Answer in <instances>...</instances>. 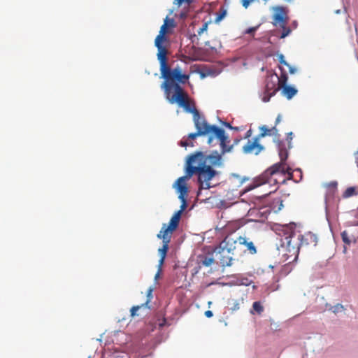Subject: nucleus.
Returning a JSON list of instances; mask_svg holds the SVG:
<instances>
[{
  "instance_id": "46",
  "label": "nucleus",
  "mask_w": 358,
  "mask_h": 358,
  "mask_svg": "<svg viewBox=\"0 0 358 358\" xmlns=\"http://www.w3.org/2000/svg\"><path fill=\"white\" fill-rule=\"evenodd\" d=\"M278 189V187H276L273 190H271L269 193H272L273 192H275Z\"/></svg>"
},
{
  "instance_id": "45",
  "label": "nucleus",
  "mask_w": 358,
  "mask_h": 358,
  "mask_svg": "<svg viewBox=\"0 0 358 358\" xmlns=\"http://www.w3.org/2000/svg\"><path fill=\"white\" fill-rule=\"evenodd\" d=\"M203 22H206V23L211 22V20H210V19H209L208 20H207L206 18H204V19L203 20Z\"/></svg>"
},
{
  "instance_id": "23",
  "label": "nucleus",
  "mask_w": 358,
  "mask_h": 358,
  "mask_svg": "<svg viewBox=\"0 0 358 358\" xmlns=\"http://www.w3.org/2000/svg\"><path fill=\"white\" fill-rule=\"evenodd\" d=\"M252 309L257 314L261 315L264 311V306L260 301H255L252 304Z\"/></svg>"
},
{
  "instance_id": "17",
  "label": "nucleus",
  "mask_w": 358,
  "mask_h": 358,
  "mask_svg": "<svg viewBox=\"0 0 358 358\" xmlns=\"http://www.w3.org/2000/svg\"><path fill=\"white\" fill-rule=\"evenodd\" d=\"M199 259V268H201V266L208 267L215 262V259L213 257V254H209L208 255H200Z\"/></svg>"
},
{
  "instance_id": "3",
  "label": "nucleus",
  "mask_w": 358,
  "mask_h": 358,
  "mask_svg": "<svg viewBox=\"0 0 358 358\" xmlns=\"http://www.w3.org/2000/svg\"><path fill=\"white\" fill-rule=\"evenodd\" d=\"M278 146L280 162L274 164L262 175L256 178L252 182L253 188L265 184H268L270 186H276L280 183H284L286 180L285 176L287 174L288 175V179L292 178L291 169L286 164L288 152L284 143L278 142Z\"/></svg>"
},
{
  "instance_id": "14",
  "label": "nucleus",
  "mask_w": 358,
  "mask_h": 358,
  "mask_svg": "<svg viewBox=\"0 0 358 358\" xmlns=\"http://www.w3.org/2000/svg\"><path fill=\"white\" fill-rule=\"evenodd\" d=\"M198 24H190L188 31L192 33L191 40L194 42L195 38L198 39V36H201L204 32H207L208 24H202L199 28H196Z\"/></svg>"
},
{
  "instance_id": "21",
  "label": "nucleus",
  "mask_w": 358,
  "mask_h": 358,
  "mask_svg": "<svg viewBox=\"0 0 358 358\" xmlns=\"http://www.w3.org/2000/svg\"><path fill=\"white\" fill-rule=\"evenodd\" d=\"M357 194H358V191L357 190V188L355 187H349L343 192V198H349L354 195H357Z\"/></svg>"
},
{
  "instance_id": "41",
  "label": "nucleus",
  "mask_w": 358,
  "mask_h": 358,
  "mask_svg": "<svg viewBox=\"0 0 358 358\" xmlns=\"http://www.w3.org/2000/svg\"><path fill=\"white\" fill-rule=\"evenodd\" d=\"M189 144L187 142V141H180V145L182 147H187Z\"/></svg>"
},
{
  "instance_id": "42",
  "label": "nucleus",
  "mask_w": 358,
  "mask_h": 358,
  "mask_svg": "<svg viewBox=\"0 0 358 358\" xmlns=\"http://www.w3.org/2000/svg\"><path fill=\"white\" fill-rule=\"evenodd\" d=\"M251 134H252V131H251V129H249V130L245 133V138H248L250 137Z\"/></svg>"
},
{
  "instance_id": "33",
  "label": "nucleus",
  "mask_w": 358,
  "mask_h": 358,
  "mask_svg": "<svg viewBox=\"0 0 358 358\" xmlns=\"http://www.w3.org/2000/svg\"><path fill=\"white\" fill-rule=\"evenodd\" d=\"M259 27V25L255 27H250L245 31V34H253Z\"/></svg>"
},
{
  "instance_id": "10",
  "label": "nucleus",
  "mask_w": 358,
  "mask_h": 358,
  "mask_svg": "<svg viewBox=\"0 0 358 358\" xmlns=\"http://www.w3.org/2000/svg\"><path fill=\"white\" fill-rule=\"evenodd\" d=\"M234 239L236 241V248H238L241 252L239 253L240 257L243 256L247 252L250 255L257 253V248L253 242L246 237L234 236Z\"/></svg>"
},
{
  "instance_id": "43",
  "label": "nucleus",
  "mask_w": 358,
  "mask_h": 358,
  "mask_svg": "<svg viewBox=\"0 0 358 358\" xmlns=\"http://www.w3.org/2000/svg\"><path fill=\"white\" fill-rule=\"evenodd\" d=\"M165 324H166V319L163 318L162 319V322H159V325L160 327H164L165 325Z\"/></svg>"
},
{
  "instance_id": "29",
  "label": "nucleus",
  "mask_w": 358,
  "mask_h": 358,
  "mask_svg": "<svg viewBox=\"0 0 358 358\" xmlns=\"http://www.w3.org/2000/svg\"><path fill=\"white\" fill-rule=\"evenodd\" d=\"M338 182L336 181H331L326 185V187L333 190L337 188Z\"/></svg>"
},
{
  "instance_id": "26",
  "label": "nucleus",
  "mask_w": 358,
  "mask_h": 358,
  "mask_svg": "<svg viewBox=\"0 0 358 358\" xmlns=\"http://www.w3.org/2000/svg\"><path fill=\"white\" fill-rule=\"evenodd\" d=\"M274 95H271V93L266 92V90H264V95L262 96V101L264 102H268L270 101V99Z\"/></svg>"
},
{
  "instance_id": "15",
  "label": "nucleus",
  "mask_w": 358,
  "mask_h": 358,
  "mask_svg": "<svg viewBox=\"0 0 358 358\" xmlns=\"http://www.w3.org/2000/svg\"><path fill=\"white\" fill-rule=\"evenodd\" d=\"M273 20L276 22H287L288 20L287 10L283 7H277L273 13Z\"/></svg>"
},
{
  "instance_id": "37",
  "label": "nucleus",
  "mask_w": 358,
  "mask_h": 358,
  "mask_svg": "<svg viewBox=\"0 0 358 358\" xmlns=\"http://www.w3.org/2000/svg\"><path fill=\"white\" fill-rule=\"evenodd\" d=\"M271 135H275L278 133V129H276V126L275 125L272 128L270 129Z\"/></svg>"
},
{
  "instance_id": "24",
  "label": "nucleus",
  "mask_w": 358,
  "mask_h": 358,
  "mask_svg": "<svg viewBox=\"0 0 358 358\" xmlns=\"http://www.w3.org/2000/svg\"><path fill=\"white\" fill-rule=\"evenodd\" d=\"M341 238L343 241L348 245H350L351 243V241L349 238L348 233L346 231H344L341 233Z\"/></svg>"
},
{
  "instance_id": "48",
  "label": "nucleus",
  "mask_w": 358,
  "mask_h": 358,
  "mask_svg": "<svg viewBox=\"0 0 358 358\" xmlns=\"http://www.w3.org/2000/svg\"><path fill=\"white\" fill-rule=\"evenodd\" d=\"M206 15H207V16H208V17H210V13H208V14H206Z\"/></svg>"
},
{
  "instance_id": "11",
  "label": "nucleus",
  "mask_w": 358,
  "mask_h": 358,
  "mask_svg": "<svg viewBox=\"0 0 358 358\" xmlns=\"http://www.w3.org/2000/svg\"><path fill=\"white\" fill-rule=\"evenodd\" d=\"M259 138L255 136L252 140H248L245 145L243 147V152L245 154H259L264 149V147L260 144Z\"/></svg>"
},
{
  "instance_id": "32",
  "label": "nucleus",
  "mask_w": 358,
  "mask_h": 358,
  "mask_svg": "<svg viewBox=\"0 0 358 358\" xmlns=\"http://www.w3.org/2000/svg\"><path fill=\"white\" fill-rule=\"evenodd\" d=\"M227 137H228L227 135H225ZM241 139H235L234 141V143L231 145H229V143H230V141L229 140V138H227V140L226 141V145L227 147H231V149L235 145H237L240 142Z\"/></svg>"
},
{
  "instance_id": "7",
  "label": "nucleus",
  "mask_w": 358,
  "mask_h": 358,
  "mask_svg": "<svg viewBox=\"0 0 358 358\" xmlns=\"http://www.w3.org/2000/svg\"><path fill=\"white\" fill-rule=\"evenodd\" d=\"M173 187L179 193L178 198L181 201L182 204L180 209L176 212L171 217L167 227L176 230L178 227L182 213L187 207L186 197L188 194V187L186 183V178L180 177L178 178L173 185Z\"/></svg>"
},
{
  "instance_id": "6",
  "label": "nucleus",
  "mask_w": 358,
  "mask_h": 358,
  "mask_svg": "<svg viewBox=\"0 0 358 358\" xmlns=\"http://www.w3.org/2000/svg\"><path fill=\"white\" fill-rule=\"evenodd\" d=\"M283 245H286L287 250H292L299 252V250L310 245L315 246L317 245V237L311 232L305 234H296L291 231L289 236L285 237Z\"/></svg>"
},
{
  "instance_id": "34",
  "label": "nucleus",
  "mask_w": 358,
  "mask_h": 358,
  "mask_svg": "<svg viewBox=\"0 0 358 358\" xmlns=\"http://www.w3.org/2000/svg\"><path fill=\"white\" fill-rule=\"evenodd\" d=\"M162 271V266H159V264H158V271H157V273L155 275V280H157L160 277V274H161Z\"/></svg>"
},
{
  "instance_id": "22",
  "label": "nucleus",
  "mask_w": 358,
  "mask_h": 358,
  "mask_svg": "<svg viewBox=\"0 0 358 358\" xmlns=\"http://www.w3.org/2000/svg\"><path fill=\"white\" fill-rule=\"evenodd\" d=\"M260 133L257 136L259 139L266 136H271V130L268 129L266 126L263 125L260 127Z\"/></svg>"
},
{
  "instance_id": "35",
  "label": "nucleus",
  "mask_w": 358,
  "mask_h": 358,
  "mask_svg": "<svg viewBox=\"0 0 358 358\" xmlns=\"http://www.w3.org/2000/svg\"><path fill=\"white\" fill-rule=\"evenodd\" d=\"M292 139V132H290L288 134V136H287V141H288V148H291V141Z\"/></svg>"
},
{
  "instance_id": "31",
  "label": "nucleus",
  "mask_w": 358,
  "mask_h": 358,
  "mask_svg": "<svg viewBox=\"0 0 358 358\" xmlns=\"http://www.w3.org/2000/svg\"><path fill=\"white\" fill-rule=\"evenodd\" d=\"M152 292H153V288L152 287H150L148 291H147V297H148V300H147V302L146 303H149L152 298Z\"/></svg>"
},
{
  "instance_id": "16",
  "label": "nucleus",
  "mask_w": 358,
  "mask_h": 358,
  "mask_svg": "<svg viewBox=\"0 0 358 358\" xmlns=\"http://www.w3.org/2000/svg\"><path fill=\"white\" fill-rule=\"evenodd\" d=\"M274 77L273 75L268 77L266 80V84L265 86V90L266 92L271 93V95H275L277 92L280 89L276 80H273Z\"/></svg>"
},
{
  "instance_id": "25",
  "label": "nucleus",
  "mask_w": 358,
  "mask_h": 358,
  "mask_svg": "<svg viewBox=\"0 0 358 358\" xmlns=\"http://www.w3.org/2000/svg\"><path fill=\"white\" fill-rule=\"evenodd\" d=\"M331 310L334 313H339V312H341L342 310H343L344 307L343 305L338 303V304L335 305L334 306H333L331 308Z\"/></svg>"
},
{
  "instance_id": "44",
  "label": "nucleus",
  "mask_w": 358,
  "mask_h": 358,
  "mask_svg": "<svg viewBox=\"0 0 358 358\" xmlns=\"http://www.w3.org/2000/svg\"><path fill=\"white\" fill-rule=\"evenodd\" d=\"M224 125L229 129H234V127H232L229 123L224 122Z\"/></svg>"
},
{
  "instance_id": "49",
  "label": "nucleus",
  "mask_w": 358,
  "mask_h": 358,
  "mask_svg": "<svg viewBox=\"0 0 358 358\" xmlns=\"http://www.w3.org/2000/svg\"><path fill=\"white\" fill-rule=\"evenodd\" d=\"M357 224H358V223H357Z\"/></svg>"
},
{
  "instance_id": "27",
  "label": "nucleus",
  "mask_w": 358,
  "mask_h": 358,
  "mask_svg": "<svg viewBox=\"0 0 358 358\" xmlns=\"http://www.w3.org/2000/svg\"><path fill=\"white\" fill-rule=\"evenodd\" d=\"M291 30L289 28H286L285 27L282 26V31L281 33V35L280 36V38H284L287 36L289 35Z\"/></svg>"
},
{
  "instance_id": "5",
  "label": "nucleus",
  "mask_w": 358,
  "mask_h": 358,
  "mask_svg": "<svg viewBox=\"0 0 358 358\" xmlns=\"http://www.w3.org/2000/svg\"><path fill=\"white\" fill-rule=\"evenodd\" d=\"M241 252L240 249L236 248V241H234L232 234L226 236L224 240L213 250L215 258L222 267L231 266L233 261L236 258L240 257L239 253Z\"/></svg>"
},
{
  "instance_id": "8",
  "label": "nucleus",
  "mask_w": 358,
  "mask_h": 358,
  "mask_svg": "<svg viewBox=\"0 0 358 358\" xmlns=\"http://www.w3.org/2000/svg\"><path fill=\"white\" fill-rule=\"evenodd\" d=\"M193 2L194 0H173V8L164 19V22L188 20L190 17L189 8Z\"/></svg>"
},
{
  "instance_id": "40",
  "label": "nucleus",
  "mask_w": 358,
  "mask_h": 358,
  "mask_svg": "<svg viewBox=\"0 0 358 358\" xmlns=\"http://www.w3.org/2000/svg\"><path fill=\"white\" fill-rule=\"evenodd\" d=\"M281 121V115H278L276 117V120H275V126L279 124Z\"/></svg>"
},
{
  "instance_id": "39",
  "label": "nucleus",
  "mask_w": 358,
  "mask_h": 358,
  "mask_svg": "<svg viewBox=\"0 0 358 358\" xmlns=\"http://www.w3.org/2000/svg\"><path fill=\"white\" fill-rule=\"evenodd\" d=\"M205 315L207 317H211L213 316V312L211 310H206L205 312Z\"/></svg>"
},
{
  "instance_id": "2",
  "label": "nucleus",
  "mask_w": 358,
  "mask_h": 358,
  "mask_svg": "<svg viewBox=\"0 0 358 358\" xmlns=\"http://www.w3.org/2000/svg\"><path fill=\"white\" fill-rule=\"evenodd\" d=\"M220 159L219 155L206 156L201 152L190 155L186 163V176H185L186 180L196 174L199 183V192L201 189H208L211 187L210 180L217 174V171L210 165H207L208 160L215 165L219 164Z\"/></svg>"
},
{
  "instance_id": "20",
  "label": "nucleus",
  "mask_w": 358,
  "mask_h": 358,
  "mask_svg": "<svg viewBox=\"0 0 358 358\" xmlns=\"http://www.w3.org/2000/svg\"><path fill=\"white\" fill-rule=\"evenodd\" d=\"M213 15H215L214 22H219L221 20L224 19V17L227 15V10L222 6L218 12L214 13Z\"/></svg>"
},
{
  "instance_id": "1",
  "label": "nucleus",
  "mask_w": 358,
  "mask_h": 358,
  "mask_svg": "<svg viewBox=\"0 0 358 358\" xmlns=\"http://www.w3.org/2000/svg\"><path fill=\"white\" fill-rule=\"evenodd\" d=\"M164 82L162 88L164 90L166 99L171 103H177L185 110H190V103L187 94L184 91L180 84L186 83L189 76L183 73L180 66H176L171 69L168 66L160 71Z\"/></svg>"
},
{
  "instance_id": "38",
  "label": "nucleus",
  "mask_w": 358,
  "mask_h": 358,
  "mask_svg": "<svg viewBox=\"0 0 358 358\" xmlns=\"http://www.w3.org/2000/svg\"><path fill=\"white\" fill-rule=\"evenodd\" d=\"M355 161L357 166L358 167V150L354 153Z\"/></svg>"
},
{
  "instance_id": "28",
  "label": "nucleus",
  "mask_w": 358,
  "mask_h": 358,
  "mask_svg": "<svg viewBox=\"0 0 358 358\" xmlns=\"http://www.w3.org/2000/svg\"><path fill=\"white\" fill-rule=\"evenodd\" d=\"M141 308V306H133L131 310H130V313H131V317H134L135 315H136V313L137 311Z\"/></svg>"
},
{
  "instance_id": "19",
  "label": "nucleus",
  "mask_w": 358,
  "mask_h": 358,
  "mask_svg": "<svg viewBox=\"0 0 358 358\" xmlns=\"http://www.w3.org/2000/svg\"><path fill=\"white\" fill-rule=\"evenodd\" d=\"M281 94L287 99H291L297 93V90L290 85H286L280 88Z\"/></svg>"
},
{
  "instance_id": "13",
  "label": "nucleus",
  "mask_w": 358,
  "mask_h": 358,
  "mask_svg": "<svg viewBox=\"0 0 358 358\" xmlns=\"http://www.w3.org/2000/svg\"><path fill=\"white\" fill-rule=\"evenodd\" d=\"M176 26V24H163L155 41L158 43L166 42L168 41L167 36L172 34L173 30Z\"/></svg>"
},
{
  "instance_id": "4",
  "label": "nucleus",
  "mask_w": 358,
  "mask_h": 358,
  "mask_svg": "<svg viewBox=\"0 0 358 358\" xmlns=\"http://www.w3.org/2000/svg\"><path fill=\"white\" fill-rule=\"evenodd\" d=\"M193 114L194 122L196 132L189 134L188 138L194 139L197 136L208 135V143L212 145L214 138L215 137L219 141L221 146L222 152H229L231 151V147H227L226 141L227 137L225 136V131L223 129L216 125L209 124L204 119L201 118L199 111L196 108H191L187 110Z\"/></svg>"
},
{
  "instance_id": "9",
  "label": "nucleus",
  "mask_w": 358,
  "mask_h": 358,
  "mask_svg": "<svg viewBox=\"0 0 358 358\" xmlns=\"http://www.w3.org/2000/svg\"><path fill=\"white\" fill-rule=\"evenodd\" d=\"M174 231L175 230L167 227L166 224H163L161 231L157 236V238L162 239L163 242L162 247L158 250V252L160 256V259L159 260V266H162L164 263V260L169 248V244Z\"/></svg>"
},
{
  "instance_id": "36",
  "label": "nucleus",
  "mask_w": 358,
  "mask_h": 358,
  "mask_svg": "<svg viewBox=\"0 0 358 358\" xmlns=\"http://www.w3.org/2000/svg\"><path fill=\"white\" fill-rule=\"evenodd\" d=\"M278 61L280 63V64H282L283 62H285V57L283 55L280 54L278 56Z\"/></svg>"
},
{
  "instance_id": "47",
  "label": "nucleus",
  "mask_w": 358,
  "mask_h": 358,
  "mask_svg": "<svg viewBox=\"0 0 358 358\" xmlns=\"http://www.w3.org/2000/svg\"><path fill=\"white\" fill-rule=\"evenodd\" d=\"M234 129V130H236V131H237V130H238V127H234V129Z\"/></svg>"
},
{
  "instance_id": "18",
  "label": "nucleus",
  "mask_w": 358,
  "mask_h": 358,
  "mask_svg": "<svg viewBox=\"0 0 358 358\" xmlns=\"http://www.w3.org/2000/svg\"><path fill=\"white\" fill-rule=\"evenodd\" d=\"M280 69L281 70V74L280 76H278L276 73H274L273 76L274 78H275L278 85L279 87H282L284 86L287 85V82L288 80V76L287 72L283 69V68L280 66Z\"/></svg>"
},
{
  "instance_id": "12",
  "label": "nucleus",
  "mask_w": 358,
  "mask_h": 358,
  "mask_svg": "<svg viewBox=\"0 0 358 358\" xmlns=\"http://www.w3.org/2000/svg\"><path fill=\"white\" fill-rule=\"evenodd\" d=\"M162 43H158L155 41V45L157 48L158 50L157 56L160 64V71L163 69H165V68L169 66L167 64L168 50L166 47L162 45Z\"/></svg>"
},
{
  "instance_id": "30",
  "label": "nucleus",
  "mask_w": 358,
  "mask_h": 358,
  "mask_svg": "<svg viewBox=\"0 0 358 358\" xmlns=\"http://www.w3.org/2000/svg\"><path fill=\"white\" fill-rule=\"evenodd\" d=\"M282 65H285L286 66L288 67L289 69V72L291 73V74H293L296 72V69L292 66H290L286 61H285V62H283L282 64H281Z\"/></svg>"
}]
</instances>
